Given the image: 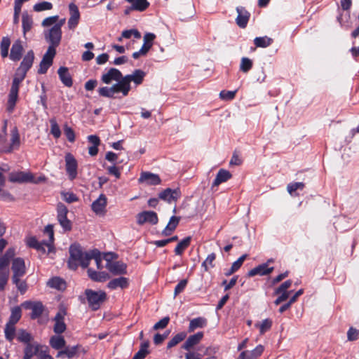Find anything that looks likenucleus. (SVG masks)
<instances>
[{"instance_id": "obj_1", "label": "nucleus", "mask_w": 359, "mask_h": 359, "mask_svg": "<svg viewBox=\"0 0 359 359\" xmlns=\"http://www.w3.org/2000/svg\"><path fill=\"white\" fill-rule=\"evenodd\" d=\"M146 73L141 69H135L132 74H127L123 77L118 83L108 87H101L97 90L98 94L104 97L114 98L115 94L121 93L123 96L126 97L128 95L131 90L130 83L133 82L137 86L142 83Z\"/></svg>"}, {"instance_id": "obj_2", "label": "nucleus", "mask_w": 359, "mask_h": 359, "mask_svg": "<svg viewBox=\"0 0 359 359\" xmlns=\"http://www.w3.org/2000/svg\"><path fill=\"white\" fill-rule=\"evenodd\" d=\"M27 72V70L21 68L20 67H19L16 70L6 104V111L10 114L15 109V104L18 99L20 84L25 78Z\"/></svg>"}, {"instance_id": "obj_3", "label": "nucleus", "mask_w": 359, "mask_h": 359, "mask_svg": "<svg viewBox=\"0 0 359 359\" xmlns=\"http://www.w3.org/2000/svg\"><path fill=\"white\" fill-rule=\"evenodd\" d=\"M69 258L68 260L69 268L76 270L79 266L86 268L89 265L90 251L83 252L81 248L76 244L69 247Z\"/></svg>"}, {"instance_id": "obj_4", "label": "nucleus", "mask_w": 359, "mask_h": 359, "mask_svg": "<svg viewBox=\"0 0 359 359\" xmlns=\"http://www.w3.org/2000/svg\"><path fill=\"white\" fill-rule=\"evenodd\" d=\"M44 233H46L49 238L48 241L39 243L36 239L35 237H29L27 238L26 243L27 245L32 248L37 250L38 251H41L42 252H46V247L48 248V253H49L53 246V243L54 241V231H53V225H47L45 227Z\"/></svg>"}, {"instance_id": "obj_5", "label": "nucleus", "mask_w": 359, "mask_h": 359, "mask_svg": "<svg viewBox=\"0 0 359 359\" xmlns=\"http://www.w3.org/2000/svg\"><path fill=\"white\" fill-rule=\"evenodd\" d=\"M45 39L49 43L47 50H52L56 53V48L60 45L62 39V30L59 26H53L43 32Z\"/></svg>"}, {"instance_id": "obj_6", "label": "nucleus", "mask_w": 359, "mask_h": 359, "mask_svg": "<svg viewBox=\"0 0 359 359\" xmlns=\"http://www.w3.org/2000/svg\"><path fill=\"white\" fill-rule=\"evenodd\" d=\"M89 306L94 311L97 310L100 304L106 298V293L103 291L95 292L90 289L85 291Z\"/></svg>"}, {"instance_id": "obj_7", "label": "nucleus", "mask_w": 359, "mask_h": 359, "mask_svg": "<svg viewBox=\"0 0 359 359\" xmlns=\"http://www.w3.org/2000/svg\"><path fill=\"white\" fill-rule=\"evenodd\" d=\"M9 180L11 182L18 183H39L40 182L44 181L45 177H40L37 180H35L34 175L29 172H14L10 174Z\"/></svg>"}, {"instance_id": "obj_8", "label": "nucleus", "mask_w": 359, "mask_h": 359, "mask_svg": "<svg viewBox=\"0 0 359 359\" xmlns=\"http://www.w3.org/2000/svg\"><path fill=\"white\" fill-rule=\"evenodd\" d=\"M57 218L60 224L65 231H69L72 229V223L69 219H67V215L68 213V210L67 207L60 203L57 206Z\"/></svg>"}, {"instance_id": "obj_9", "label": "nucleus", "mask_w": 359, "mask_h": 359, "mask_svg": "<svg viewBox=\"0 0 359 359\" xmlns=\"http://www.w3.org/2000/svg\"><path fill=\"white\" fill-rule=\"evenodd\" d=\"M65 168L68 177L70 180H74L77 177L78 163L74 156L67 153L65 157Z\"/></svg>"}, {"instance_id": "obj_10", "label": "nucleus", "mask_w": 359, "mask_h": 359, "mask_svg": "<svg viewBox=\"0 0 359 359\" xmlns=\"http://www.w3.org/2000/svg\"><path fill=\"white\" fill-rule=\"evenodd\" d=\"M67 313L65 309H60L54 318L55 325L53 330L55 333L60 334L66 330L65 317Z\"/></svg>"}, {"instance_id": "obj_11", "label": "nucleus", "mask_w": 359, "mask_h": 359, "mask_svg": "<svg viewBox=\"0 0 359 359\" xmlns=\"http://www.w3.org/2000/svg\"><path fill=\"white\" fill-rule=\"evenodd\" d=\"M158 221L157 214L153 211H143L137 215V222L140 225L145 223L156 224L158 223Z\"/></svg>"}, {"instance_id": "obj_12", "label": "nucleus", "mask_w": 359, "mask_h": 359, "mask_svg": "<svg viewBox=\"0 0 359 359\" xmlns=\"http://www.w3.org/2000/svg\"><path fill=\"white\" fill-rule=\"evenodd\" d=\"M122 73L116 68H111L107 72L103 74L101 76V81L106 84H110L113 81L119 82L123 79Z\"/></svg>"}, {"instance_id": "obj_13", "label": "nucleus", "mask_w": 359, "mask_h": 359, "mask_svg": "<svg viewBox=\"0 0 359 359\" xmlns=\"http://www.w3.org/2000/svg\"><path fill=\"white\" fill-rule=\"evenodd\" d=\"M273 262V259H270L266 263L262 264L253 268L248 272L249 276H255L256 275L264 276L271 273L273 271V267H269L270 263Z\"/></svg>"}, {"instance_id": "obj_14", "label": "nucleus", "mask_w": 359, "mask_h": 359, "mask_svg": "<svg viewBox=\"0 0 359 359\" xmlns=\"http://www.w3.org/2000/svg\"><path fill=\"white\" fill-rule=\"evenodd\" d=\"M106 268L114 275H123L127 273V265L123 262H107Z\"/></svg>"}, {"instance_id": "obj_15", "label": "nucleus", "mask_w": 359, "mask_h": 359, "mask_svg": "<svg viewBox=\"0 0 359 359\" xmlns=\"http://www.w3.org/2000/svg\"><path fill=\"white\" fill-rule=\"evenodd\" d=\"M55 53H53L52 50H47L44 54L42 60L40 62L39 69L38 72L39 74L46 73L48 68L52 65L53 58L55 55Z\"/></svg>"}, {"instance_id": "obj_16", "label": "nucleus", "mask_w": 359, "mask_h": 359, "mask_svg": "<svg viewBox=\"0 0 359 359\" xmlns=\"http://www.w3.org/2000/svg\"><path fill=\"white\" fill-rule=\"evenodd\" d=\"M70 18L68 20V27L70 29H74L78 25L80 19V13L78 6L72 3L69 5Z\"/></svg>"}, {"instance_id": "obj_17", "label": "nucleus", "mask_w": 359, "mask_h": 359, "mask_svg": "<svg viewBox=\"0 0 359 359\" xmlns=\"http://www.w3.org/2000/svg\"><path fill=\"white\" fill-rule=\"evenodd\" d=\"M138 181L147 185H158L161 182L158 175L149 172H142Z\"/></svg>"}, {"instance_id": "obj_18", "label": "nucleus", "mask_w": 359, "mask_h": 359, "mask_svg": "<svg viewBox=\"0 0 359 359\" xmlns=\"http://www.w3.org/2000/svg\"><path fill=\"white\" fill-rule=\"evenodd\" d=\"M12 271L13 272V278H20L25 273V264L22 258H15L13 261Z\"/></svg>"}, {"instance_id": "obj_19", "label": "nucleus", "mask_w": 359, "mask_h": 359, "mask_svg": "<svg viewBox=\"0 0 359 359\" xmlns=\"http://www.w3.org/2000/svg\"><path fill=\"white\" fill-rule=\"evenodd\" d=\"M203 337V332H198L193 335H190L182 346V348L189 351L194 346L199 344Z\"/></svg>"}, {"instance_id": "obj_20", "label": "nucleus", "mask_w": 359, "mask_h": 359, "mask_svg": "<svg viewBox=\"0 0 359 359\" xmlns=\"http://www.w3.org/2000/svg\"><path fill=\"white\" fill-rule=\"evenodd\" d=\"M22 305L25 308L32 310L31 318L32 319L39 318L43 311V306L41 302H25Z\"/></svg>"}, {"instance_id": "obj_21", "label": "nucleus", "mask_w": 359, "mask_h": 359, "mask_svg": "<svg viewBox=\"0 0 359 359\" xmlns=\"http://www.w3.org/2000/svg\"><path fill=\"white\" fill-rule=\"evenodd\" d=\"M180 196V192L177 189L168 188L159 194V198L168 203L176 201Z\"/></svg>"}, {"instance_id": "obj_22", "label": "nucleus", "mask_w": 359, "mask_h": 359, "mask_svg": "<svg viewBox=\"0 0 359 359\" xmlns=\"http://www.w3.org/2000/svg\"><path fill=\"white\" fill-rule=\"evenodd\" d=\"M107 206V198L104 194H101L91 205L92 210L97 215L103 214L105 212Z\"/></svg>"}, {"instance_id": "obj_23", "label": "nucleus", "mask_w": 359, "mask_h": 359, "mask_svg": "<svg viewBox=\"0 0 359 359\" xmlns=\"http://www.w3.org/2000/svg\"><path fill=\"white\" fill-rule=\"evenodd\" d=\"M23 46L20 40H16L12 45L10 53V59L13 61H19L22 55Z\"/></svg>"}, {"instance_id": "obj_24", "label": "nucleus", "mask_w": 359, "mask_h": 359, "mask_svg": "<svg viewBox=\"0 0 359 359\" xmlns=\"http://www.w3.org/2000/svg\"><path fill=\"white\" fill-rule=\"evenodd\" d=\"M236 11V23L240 27L245 28L249 20L250 13L243 7H237Z\"/></svg>"}, {"instance_id": "obj_25", "label": "nucleus", "mask_w": 359, "mask_h": 359, "mask_svg": "<svg viewBox=\"0 0 359 359\" xmlns=\"http://www.w3.org/2000/svg\"><path fill=\"white\" fill-rule=\"evenodd\" d=\"M79 346H65V348L62 351H58L56 355L57 358L63 359L65 358H67L68 359H71L74 358L76 353H78Z\"/></svg>"}, {"instance_id": "obj_26", "label": "nucleus", "mask_w": 359, "mask_h": 359, "mask_svg": "<svg viewBox=\"0 0 359 359\" xmlns=\"http://www.w3.org/2000/svg\"><path fill=\"white\" fill-rule=\"evenodd\" d=\"M128 278L126 277H119L111 280L108 283L107 287L111 290H116L117 288L124 289L128 287Z\"/></svg>"}, {"instance_id": "obj_27", "label": "nucleus", "mask_w": 359, "mask_h": 359, "mask_svg": "<svg viewBox=\"0 0 359 359\" xmlns=\"http://www.w3.org/2000/svg\"><path fill=\"white\" fill-rule=\"evenodd\" d=\"M15 255V250L13 248H9L6 252L5 255L0 257V271H9L8 264L11 259Z\"/></svg>"}, {"instance_id": "obj_28", "label": "nucleus", "mask_w": 359, "mask_h": 359, "mask_svg": "<svg viewBox=\"0 0 359 359\" xmlns=\"http://www.w3.org/2000/svg\"><path fill=\"white\" fill-rule=\"evenodd\" d=\"M231 177L232 175L229 171L224 169H220L218 171L214 182H212V187H217L220 184L228 181L231 178Z\"/></svg>"}, {"instance_id": "obj_29", "label": "nucleus", "mask_w": 359, "mask_h": 359, "mask_svg": "<svg viewBox=\"0 0 359 359\" xmlns=\"http://www.w3.org/2000/svg\"><path fill=\"white\" fill-rule=\"evenodd\" d=\"M59 77L62 83L67 87H71L73 84L72 79L69 73L68 69L61 67L57 71Z\"/></svg>"}, {"instance_id": "obj_30", "label": "nucleus", "mask_w": 359, "mask_h": 359, "mask_svg": "<svg viewBox=\"0 0 359 359\" xmlns=\"http://www.w3.org/2000/svg\"><path fill=\"white\" fill-rule=\"evenodd\" d=\"M87 272L89 278L94 281L104 282L109 278V274L104 271L97 272L92 269H88Z\"/></svg>"}, {"instance_id": "obj_31", "label": "nucleus", "mask_w": 359, "mask_h": 359, "mask_svg": "<svg viewBox=\"0 0 359 359\" xmlns=\"http://www.w3.org/2000/svg\"><path fill=\"white\" fill-rule=\"evenodd\" d=\"M180 217L172 216L170 218V220H169L167 226L163 230L162 234L165 236H170L175 231L176 227L177 226V225L180 222Z\"/></svg>"}, {"instance_id": "obj_32", "label": "nucleus", "mask_w": 359, "mask_h": 359, "mask_svg": "<svg viewBox=\"0 0 359 359\" xmlns=\"http://www.w3.org/2000/svg\"><path fill=\"white\" fill-rule=\"evenodd\" d=\"M40 345L37 343H29L26 344L24 350L23 359H31L39 350Z\"/></svg>"}, {"instance_id": "obj_33", "label": "nucleus", "mask_w": 359, "mask_h": 359, "mask_svg": "<svg viewBox=\"0 0 359 359\" xmlns=\"http://www.w3.org/2000/svg\"><path fill=\"white\" fill-rule=\"evenodd\" d=\"M48 286L58 290H64L66 287V282L60 277H53L47 282Z\"/></svg>"}, {"instance_id": "obj_34", "label": "nucleus", "mask_w": 359, "mask_h": 359, "mask_svg": "<svg viewBox=\"0 0 359 359\" xmlns=\"http://www.w3.org/2000/svg\"><path fill=\"white\" fill-rule=\"evenodd\" d=\"M50 345L56 350H60L66 346V341L61 335H54L50 339Z\"/></svg>"}, {"instance_id": "obj_35", "label": "nucleus", "mask_w": 359, "mask_h": 359, "mask_svg": "<svg viewBox=\"0 0 359 359\" xmlns=\"http://www.w3.org/2000/svg\"><path fill=\"white\" fill-rule=\"evenodd\" d=\"M34 59V54L32 50H29L25 55L22 61L20 63V67L28 72L32 67Z\"/></svg>"}, {"instance_id": "obj_36", "label": "nucleus", "mask_w": 359, "mask_h": 359, "mask_svg": "<svg viewBox=\"0 0 359 359\" xmlns=\"http://www.w3.org/2000/svg\"><path fill=\"white\" fill-rule=\"evenodd\" d=\"M127 2L131 4V8H134L135 11H144L149 6V3L147 0H126Z\"/></svg>"}, {"instance_id": "obj_37", "label": "nucleus", "mask_w": 359, "mask_h": 359, "mask_svg": "<svg viewBox=\"0 0 359 359\" xmlns=\"http://www.w3.org/2000/svg\"><path fill=\"white\" fill-rule=\"evenodd\" d=\"M207 325V320L202 317H198L192 319L190 321L189 326V332H194L197 328H201L205 327Z\"/></svg>"}, {"instance_id": "obj_38", "label": "nucleus", "mask_w": 359, "mask_h": 359, "mask_svg": "<svg viewBox=\"0 0 359 359\" xmlns=\"http://www.w3.org/2000/svg\"><path fill=\"white\" fill-rule=\"evenodd\" d=\"M20 144V135L17 128H14L11 130V146L8 151H11L13 149H17L19 148Z\"/></svg>"}, {"instance_id": "obj_39", "label": "nucleus", "mask_w": 359, "mask_h": 359, "mask_svg": "<svg viewBox=\"0 0 359 359\" xmlns=\"http://www.w3.org/2000/svg\"><path fill=\"white\" fill-rule=\"evenodd\" d=\"M149 342L145 341L140 345V350L135 354L133 359H144L147 355L149 353Z\"/></svg>"}, {"instance_id": "obj_40", "label": "nucleus", "mask_w": 359, "mask_h": 359, "mask_svg": "<svg viewBox=\"0 0 359 359\" xmlns=\"http://www.w3.org/2000/svg\"><path fill=\"white\" fill-rule=\"evenodd\" d=\"M22 24L23 34L25 36L26 33L31 30L33 25V20L32 17L27 13H24L22 16Z\"/></svg>"}, {"instance_id": "obj_41", "label": "nucleus", "mask_w": 359, "mask_h": 359, "mask_svg": "<svg viewBox=\"0 0 359 359\" xmlns=\"http://www.w3.org/2000/svg\"><path fill=\"white\" fill-rule=\"evenodd\" d=\"M187 333L185 332H181L177 333L168 341L167 344V348H171L185 339Z\"/></svg>"}, {"instance_id": "obj_42", "label": "nucleus", "mask_w": 359, "mask_h": 359, "mask_svg": "<svg viewBox=\"0 0 359 359\" xmlns=\"http://www.w3.org/2000/svg\"><path fill=\"white\" fill-rule=\"evenodd\" d=\"M191 237L188 236L182 240L176 246L175 252L177 255H180L183 253L184 250L189 247L191 243Z\"/></svg>"}, {"instance_id": "obj_43", "label": "nucleus", "mask_w": 359, "mask_h": 359, "mask_svg": "<svg viewBox=\"0 0 359 359\" xmlns=\"http://www.w3.org/2000/svg\"><path fill=\"white\" fill-rule=\"evenodd\" d=\"M273 43V39L266 36L262 37H256L254 39V43L256 47L266 48Z\"/></svg>"}, {"instance_id": "obj_44", "label": "nucleus", "mask_w": 359, "mask_h": 359, "mask_svg": "<svg viewBox=\"0 0 359 359\" xmlns=\"http://www.w3.org/2000/svg\"><path fill=\"white\" fill-rule=\"evenodd\" d=\"M4 334L6 339L9 341H12L15 335V325L8 322L4 329Z\"/></svg>"}, {"instance_id": "obj_45", "label": "nucleus", "mask_w": 359, "mask_h": 359, "mask_svg": "<svg viewBox=\"0 0 359 359\" xmlns=\"http://www.w3.org/2000/svg\"><path fill=\"white\" fill-rule=\"evenodd\" d=\"M255 326L259 330L260 334H263L271 329L272 326V320L269 318H266L261 323H256Z\"/></svg>"}, {"instance_id": "obj_46", "label": "nucleus", "mask_w": 359, "mask_h": 359, "mask_svg": "<svg viewBox=\"0 0 359 359\" xmlns=\"http://www.w3.org/2000/svg\"><path fill=\"white\" fill-rule=\"evenodd\" d=\"M11 45V40L8 36L3 37L1 45L0 51L2 57H6L8 55V49Z\"/></svg>"}, {"instance_id": "obj_47", "label": "nucleus", "mask_w": 359, "mask_h": 359, "mask_svg": "<svg viewBox=\"0 0 359 359\" xmlns=\"http://www.w3.org/2000/svg\"><path fill=\"white\" fill-rule=\"evenodd\" d=\"M22 316V311L19 306L13 307L11 309V313L9 318L8 323L11 324H16Z\"/></svg>"}, {"instance_id": "obj_48", "label": "nucleus", "mask_w": 359, "mask_h": 359, "mask_svg": "<svg viewBox=\"0 0 359 359\" xmlns=\"http://www.w3.org/2000/svg\"><path fill=\"white\" fill-rule=\"evenodd\" d=\"M17 339L19 341L25 343V344L31 343L33 339L32 335L24 330H19L17 336Z\"/></svg>"}, {"instance_id": "obj_49", "label": "nucleus", "mask_w": 359, "mask_h": 359, "mask_svg": "<svg viewBox=\"0 0 359 359\" xmlns=\"http://www.w3.org/2000/svg\"><path fill=\"white\" fill-rule=\"evenodd\" d=\"M156 39V35L153 33H146L143 37L144 43L142 47H146L147 50L149 51L150 48L153 46V42Z\"/></svg>"}, {"instance_id": "obj_50", "label": "nucleus", "mask_w": 359, "mask_h": 359, "mask_svg": "<svg viewBox=\"0 0 359 359\" xmlns=\"http://www.w3.org/2000/svg\"><path fill=\"white\" fill-rule=\"evenodd\" d=\"M91 259H94L95 261L97 269H102V259L101 257L100 253L97 250H90V255L89 257V262Z\"/></svg>"}, {"instance_id": "obj_51", "label": "nucleus", "mask_w": 359, "mask_h": 359, "mask_svg": "<svg viewBox=\"0 0 359 359\" xmlns=\"http://www.w3.org/2000/svg\"><path fill=\"white\" fill-rule=\"evenodd\" d=\"M50 133L53 135V137L56 139H58L61 136V130L60 128L56 122L55 118H51L50 120Z\"/></svg>"}, {"instance_id": "obj_52", "label": "nucleus", "mask_w": 359, "mask_h": 359, "mask_svg": "<svg viewBox=\"0 0 359 359\" xmlns=\"http://www.w3.org/2000/svg\"><path fill=\"white\" fill-rule=\"evenodd\" d=\"M252 67V62L248 57H243L240 65V70L244 73L248 72Z\"/></svg>"}, {"instance_id": "obj_53", "label": "nucleus", "mask_w": 359, "mask_h": 359, "mask_svg": "<svg viewBox=\"0 0 359 359\" xmlns=\"http://www.w3.org/2000/svg\"><path fill=\"white\" fill-rule=\"evenodd\" d=\"M53 8V4L48 1H42L36 4L34 6V11L36 12H41L43 11L50 10Z\"/></svg>"}, {"instance_id": "obj_54", "label": "nucleus", "mask_w": 359, "mask_h": 359, "mask_svg": "<svg viewBox=\"0 0 359 359\" xmlns=\"http://www.w3.org/2000/svg\"><path fill=\"white\" fill-rule=\"evenodd\" d=\"M132 36H134V38L139 39L141 38V34L136 29H127L122 32V37L125 39H130Z\"/></svg>"}, {"instance_id": "obj_55", "label": "nucleus", "mask_w": 359, "mask_h": 359, "mask_svg": "<svg viewBox=\"0 0 359 359\" xmlns=\"http://www.w3.org/2000/svg\"><path fill=\"white\" fill-rule=\"evenodd\" d=\"M216 255L215 253H211L208 255L205 260L203 262L202 266L204 267L205 271H208L209 267H213V262L215 259Z\"/></svg>"}, {"instance_id": "obj_56", "label": "nucleus", "mask_w": 359, "mask_h": 359, "mask_svg": "<svg viewBox=\"0 0 359 359\" xmlns=\"http://www.w3.org/2000/svg\"><path fill=\"white\" fill-rule=\"evenodd\" d=\"M9 271H0V290H4L7 283Z\"/></svg>"}, {"instance_id": "obj_57", "label": "nucleus", "mask_w": 359, "mask_h": 359, "mask_svg": "<svg viewBox=\"0 0 359 359\" xmlns=\"http://www.w3.org/2000/svg\"><path fill=\"white\" fill-rule=\"evenodd\" d=\"M237 90H222L219 93V97L224 100H231L235 97Z\"/></svg>"}, {"instance_id": "obj_58", "label": "nucleus", "mask_w": 359, "mask_h": 359, "mask_svg": "<svg viewBox=\"0 0 359 359\" xmlns=\"http://www.w3.org/2000/svg\"><path fill=\"white\" fill-rule=\"evenodd\" d=\"M64 132L70 142H74L75 140V133L72 128L68 126L67 124L64 126Z\"/></svg>"}, {"instance_id": "obj_59", "label": "nucleus", "mask_w": 359, "mask_h": 359, "mask_svg": "<svg viewBox=\"0 0 359 359\" xmlns=\"http://www.w3.org/2000/svg\"><path fill=\"white\" fill-rule=\"evenodd\" d=\"M169 322H170V318L168 316L164 317L154 325L153 329L154 330H157L159 329H163L167 327Z\"/></svg>"}, {"instance_id": "obj_60", "label": "nucleus", "mask_w": 359, "mask_h": 359, "mask_svg": "<svg viewBox=\"0 0 359 359\" xmlns=\"http://www.w3.org/2000/svg\"><path fill=\"white\" fill-rule=\"evenodd\" d=\"M58 18V15L46 18L42 21L41 25L43 27H50L51 25H55L57 22Z\"/></svg>"}, {"instance_id": "obj_61", "label": "nucleus", "mask_w": 359, "mask_h": 359, "mask_svg": "<svg viewBox=\"0 0 359 359\" xmlns=\"http://www.w3.org/2000/svg\"><path fill=\"white\" fill-rule=\"evenodd\" d=\"M304 187V184L302 182H294L289 184L287 187V189L290 194H292V193L294 192L296 190L299 189H302Z\"/></svg>"}, {"instance_id": "obj_62", "label": "nucleus", "mask_w": 359, "mask_h": 359, "mask_svg": "<svg viewBox=\"0 0 359 359\" xmlns=\"http://www.w3.org/2000/svg\"><path fill=\"white\" fill-rule=\"evenodd\" d=\"M292 281L290 280H287L282 283L277 289L275 290V294H278L281 292H288L287 290L291 286Z\"/></svg>"}, {"instance_id": "obj_63", "label": "nucleus", "mask_w": 359, "mask_h": 359, "mask_svg": "<svg viewBox=\"0 0 359 359\" xmlns=\"http://www.w3.org/2000/svg\"><path fill=\"white\" fill-rule=\"evenodd\" d=\"M359 336V331L353 327H350L347 332V338L348 341H355L358 339Z\"/></svg>"}, {"instance_id": "obj_64", "label": "nucleus", "mask_w": 359, "mask_h": 359, "mask_svg": "<svg viewBox=\"0 0 359 359\" xmlns=\"http://www.w3.org/2000/svg\"><path fill=\"white\" fill-rule=\"evenodd\" d=\"M13 282L17 286L21 293H24L27 290V285L24 281H21L20 278H12Z\"/></svg>"}]
</instances>
